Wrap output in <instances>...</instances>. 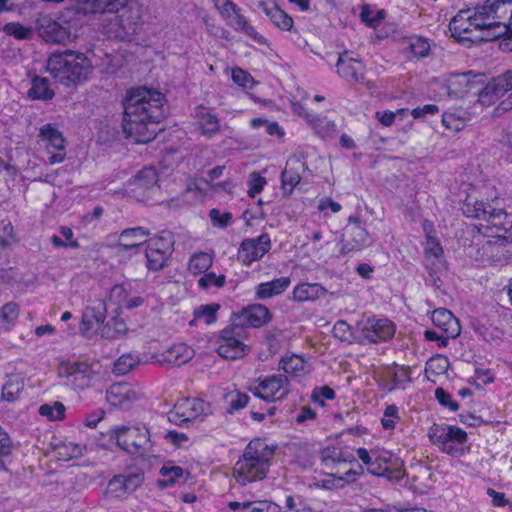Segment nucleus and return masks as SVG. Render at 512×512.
<instances>
[{
	"label": "nucleus",
	"mask_w": 512,
	"mask_h": 512,
	"mask_svg": "<svg viewBox=\"0 0 512 512\" xmlns=\"http://www.w3.org/2000/svg\"><path fill=\"white\" fill-rule=\"evenodd\" d=\"M163 102L164 95L159 91L146 87L131 89L123 102L122 126L127 137L136 143L152 141L165 117Z\"/></svg>",
	"instance_id": "1"
},
{
	"label": "nucleus",
	"mask_w": 512,
	"mask_h": 512,
	"mask_svg": "<svg viewBox=\"0 0 512 512\" xmlns=\"http://www.w3.org/2000/svg\"><path fill=\"white\" fill-rule=\"evenodd\" d=\"M449 29L459 40L472 42L493 41L506 32L505 25H499V20L494 19L487 4L478 8L473 15L460 11L450 21Z\"/></svg>",
	"instance_id": "2"
},
{
	"label": "nucleus",
	"mask_w": 512,
	"mask_h": 512,
	"mask_svg": "<svg viewBox=\"0 0 512 512\" xmlns=\"http://www.w3.org/2000/svg\"><path fill=\"white\" fill-rule=\"evenodd\" d=\"M275 450L276 446L269 445L262 439L251 440L233 468L236 481L241 486H245L264 479L271 466Z\"/></svg>",
	"instance_id": "3"
},
{
	"label": "nucleus",
	"mask_w": 512,
	"mask_h": 512,
	"mask_svg": "<svg viewBox=\"0 0 512 512\" xmlns=\"http://www.w3.org/2000/svg\"><path fill=\"white\" fill-rule=\"evenodd\" d=\"M46 70L58 82L70 85L86 81L93 71V65L86 54L68 49L52 53L47 60Z\"/></svg>",
	"instance_id": "4"
},
{
	"label": "nucleus",
	"mask_w": 512,
	"mask_h": 512,
	"mask_svg": "<svg viewBox=\"0 0 512 512\" xmlns=\"http://www.w3.org/2000/svg\"><path fill=\"white\" fill-rule=\"evenodd\" d=\"M462 212L468 218L486 222L487 229H495L497 237L512 241V213L496 207L492 202L468 195L462 204Z\"/></svg>",
	"instance_id": "5"
},
{
	"label": "nucleus",
	"mask_w": 512,
	"mask_h": 512,
	"mask_svg": "<svg viewBox=\"0 0 512 512\" xmlns=\"http://www.w3.org/2000/svg\"><path fill=\"white\" fill-rule=\"evenodd\" d=\"M462 212L468 218L486 222L487 229H495L497 237L512 241V213L496 207L492 202L468 195L462 204Z\"/></svg>",
	"instance_id": "6"
},
{
	"label": "nucleus",
	"mask_w": 512,
	"mask_h": 512,
	"mask_svg": "<svg viewBox=\"0 0 512 512\" xmlns=\"http://www.w3.org/2000/svg\"><path fill=\"white\" fill-rule=\"evenodd\" d=\"M357 456L366 466L367 471L378 477H385L389 481L398 482L404 475V463L400 457L387 450H367L358 448Z\"/></svg>",
	"instance_id": "7"
},
{
	"label": "nucleus",
	"mask_w": 512,
	"mask_h": 512,
	"mask_svg": "<svg viewBox=\"0 0 512 512\" xmlns=\"http://www.w3.org/2000/svg\"><path fill=\"white\" fill-rule=\"evenodd\" d=\"M430 441L440 450L450 456H463L468 449L464 447L467 433L454 425L433 424L428 430Z\"/></svg>",
	"instance_id": "8"
},
{
	"label": "nucleus",
	"mask_w": 512,
	"mask_h": 512,
	"mask_svg": "<svg viewBox=\"0 0 512 512\" xmlns=\"http://www.w3.org/2000/svg\"><path fill=\"white\" fill-rule=\"evenodd\" d=\"M113 435L116 438L117 445L133 455H144L152 447L149 430L144 426L116 427L113 430Z\"/></svg>",
	"instance_id": "9"
},
{
	"label": "nucleus",
	"mask_w": 512,
	"mask_h": 512,
	"mask_svg": "<svg viewBox=\"0 0 512 512\" xmlns=\"http://www.w3.org/2000/svg\"><path fill=\"white\" fill-rule=\"evenodd\" d=\"M174 251V238L170 232H161L147 241L145 257L149 271H160L168 263Z\"/></svg>",
	"instance_id": "10"
},
{
	"label": "nucleus",
	"mask_w": 512,
	"mask_h": 512,
	"mask_svg": "<svg viewBox=\"0 0 512 512\" xmlns=\"http://www.w3.org/2000/svg\"><path fill=\"white\" fill-rule=\"evenodd\" d=\"M122 9L112 24L111 32L119 40L131 41L142 27L141 8L136 3H127Z\"/></svg>",
	"instance_id": "11"
},
{
	"label": "nucleus",
	"mask_w": 512,
	"mask_h": 512,
	"mask_svg": "<svg viewBox=\"0 0 512 512\" xmlns=\"http://www.w3.org/2000/svg\"><path fill=\"white\" fill-rule=\"evenodd\" d=\"M244 329L235 325L227 327L221 331L219 337L218 354L226 359L241 358L248 352V347L241 341Z\"/></svg>",
	"instance_id": "12"
},
{
	"label": "nucleus",
	"mask_w": 512,
	"mask_h": 512,
	"mask_svg": "<svg viewBox=\"0 0 512 512\" xmlns=\"http://www.w3.org/2000/svg\"><path fill=\"white\" fill-rule=\"evenodd\" d=\"M363 343H379L390 340L396 330L395 324L388 318H377L375 316L367 318L359 323Z\"/></svg>",
	"instance_id": "13"
},
{
	"label": "nucleus",
	"mask_w": 512,
	"mask_h": 512,
	"mask_svg": "<svg viewBox=\"0 0 512 512\" xmlns=\"http://www.w3.org/2000/svg\"><path fill=\"white\" fill-rule=\"evenodd\" d=\"M251 391L266 402H274L284 398L288 393V380L282 375H271L258 380Z\"/></svg>",
	"instance_id": "14"
},
{
	"label": "nucleus",
	"mask_w": 512,
	"mask_h": 512,
	"mask_svg": "<svg viewBox=\"0 0 512 512\" xmlns=\"http://www.w3.org/2000/svg\"><path fill=\"white\" fill-rule=\"evenodd\" d=\"M39 36L46 42L66 44L71 41L72 34L68 26H64L50 15H42L36 21Z\"/></svg>",
	"instance_id": "15"
},
{
	"label": "nucleus",
	"mask_w": 512,
	"mask_h": 512,
	"mask_svg": "<svg viewBox=\"0 0 512 512\" xmlns=\"http://www.w3.org/2000/svg\"><path fill=\"white\" fill-rule=\"evenodd\" d=\"M205 411V403L197 398H186L177 402L168 413V420L175 425H185Z\"/></svg>",
	"instance_id": "16"
},
{
	"label": "nucleus",
	"mask_w": 512,
	"mask_h": 512,
	"mask_svg": "<svg viewBox=\"0 0 512 512\" xmlns=\"http://www.w3.org/2000/svg\"><path fill=\"white\" fill-rule=\"evenodd\" d=\"M344 235H346L348 239L340 250V253L343 255L353 251H359L369 244L368 232L357 217H349Z\"/></svg>",
	"instance_id": "17"
},
{
	"label": "nucleus",
	"mask_w": 512,
	"mask_h": 512,
	"mask_svg": "<svg viewBox=\"0 0 512 512\" xmlns=\"http://www.w3.org/2000/svg\"><path fill=\"white\" fill-rule=\"evenodd\" d=\"M271 248L268 234H261L257 238L245 239L238 250V259L245 265L261 259Z\"/></svg>",
	"instance_id": "18"
},
{
	"label": "nucleus",
	"mask_w": 512,
	"mask_h": 512,
	"mask_svg": "<svg viewBox=\"0 0 512 512\" xmlns=\"http://www.w3.org/2000/svg\"><path fill=\"white\" fill-rule=\"evenodd\" d=\"M512 90V71L493 78L479 93V102L490 105Z\"/></svg>",
	"instance_id": "19"
},
{
	"label": "nucleus",
	"mask_w": 512,
	"mask_h": 512,
	"mask_svg": "<svg viewBox=\"0 0 512 512\" xmlns=\"http://www.w3.org/2000/svg\"><path fill=\"white\" fill-rule=\"evenodd\" d=\"M271 320L269 309L262 304H251L234 314V324L244 327L259 328Z\"/></svg>",
	"instance_id": "20"
},
{
	"label": "nucleus",
	"mask_w": 512,
	"mask_h": 512,
	"mask_svg": "<svg viewBox=\"0 0 512 512\" xmlns=\"http://www.w3.org/2000/svg\"><path fill=\"white\" fill-rule=\"evenodd\" d=\"M307 169L306 162L301 160L299 157H290L287 162L285 169L281 173V182L284 190L288 193H292L293 189L299 184L302 174Z\"/></svg>",
	"instance_id": "21"
},
{
	"label": "nucleus",
	"mask_w": 512,
	"mask_h": 512,
	"mask_svg": "<svg viewBox=\"0 0 512 512\" xmlns=\"http://www.w3.org/2000/svg\"><path fill=\"white\" fill-rule=\"evenodd\" d=\"M336 67L337 73L348 81L359 82L364 79L362 62L350 57L347 52L339 55Z\"/></svg>",
	"instance_id": "22"
},
{
	"label": "nucleus",
	"mask_w": 512,
	"mask_h": 512,
	"mask_svg": "<svg viewBox=\"0 0 512 512\" xmlns=\"http://www.w3.org/2000/svg\"><path fill=\"white\" fill-rule=\"evenodd\" d=\"M194 117L201 134L205 137L212 138L220 131V120L211 108L203 105L197 106Z\"/></svg>",
	"instance_id": "23"
},
{
	"label": "nucleus",
	"mask_w": 512,
	"mask_h": 512,
	"mask_svg": "<svg viewBox=\"0 0 512 512\" xmlns=\"http://www.w3.org/2000/svg\"><path fill=\"white\" fill-rule=\"evenodd\" d=\"M107 401L115 407L127 409L137 399L136 392L127 383H114L106 393Z\"/></svg>",
	"instance_id": "24"
},
{
	"label": "nucleus",
	"mask_w": 512,
	"mask_h": 512,
	"mask_svg": "<svg viewBox=\"0 0 512 512\" xmlns=\"http://www.w3.org/2000/svg\"><path fill=\"white\" fill-rule=\"evenodd\" d=\"M91 367L86 362H69L60 369V374L72 378V383L78 389L89 386Z\"/></svg>",
	"instance_id": "25"
},
{
	"label": "nucleus",
	"mask_w": 512,
	"mask_h": 512,
	"mask_svg": "<svg viewBox=\"0 0 512 512\" xmlns=\"http://www.w3.org/2000/svg\"><path fill=\"white\" fill-rule=\"evenodd\" d=\"M84 13H115L126 6L128 0H75Z\"/></svg>",
	"instance_id": "26"
},
{
	"label": "nucleus",
	"mask_w": 512,
	"mask_h": 512,
	"mask_svg": "<svg viewBox=\"0 0 512 512\" xmlns=\"http://www.w3.org/2000/svg\"><path fill=\"white\" fill-rule=\"evenodd\" d=\"M149 235L150 232L141 226L124 229L119 235L117 246L120 247L122 251H130L145 242L147 243L148 240H146V238Z\"/></svg>",
	"instance_id": "27"
},
{
	"label": "nucleus",
	"mask_w": 512,
	"mask_h": 512,
	"mask_svg": "<svg viewBox=\"0 0 512 512\" xmlns=\"http://www.w3.org/2000/svg\"><path fill=\"white\" fill-rule=\"evenodd\" d=\"M258 5L276 27L286 31L291 30L294 23L292 17L280 9L276 2L261 1Z\"/></svg>",
	"instance_id": "28"
},
{
	"label": "nucleus",
	"mask_w": 512,
	"mask_h": 512,
	"mask_svg": "<svg viewBox=\"0 0 512 512\" xmlns=\"http://www.w3.org/2000/svg\"><path fill=\"white\" fill-rule=\"evenodd\" d=\"M321 462L324 468L333 471L339 464L356 463L357 460L349 451L337 447H326L321 451Z\"/></svg>",
	"instance_id": "29"
},
{
	"label": "nucleus",
	"mask_w": 512,
	"mask_h": 512,
	"mask_svg": "<svg viewBox=\"0 0 512 512\" xmlns=\"http://www.w3.org/2000/svg\"><path fill=\"white\" fill-rule=\"evenodd\" d=\"M472 76H476L472 71L450 74L447 79L448 95L454 98L465 95L473 86Z\"/></svg>",
	"instance_id": "30"
},
{
	"label": "nucleus",
	"mask_w": 512,
	"mask_h": 512,
	"mask_svg": "<svg viewBox=\"0 0 512 512\" xmlns=\"http://www.w3.org/2000/svg\"><path fill=\"white\" fill-rule=\"evenodd\" d=\"M432 322L435 326L441 328L448 337H457L460 334L461 329L458 320L445 308L433 311Z\"/></svg>",
	"instance_id": "31"
},
{
	"label": "nucleus",
	"mask_w": 512,
	"mask_h": 512,
	"mask_svg": "<svg viewBox=\"0 0 512 512\" xmlns=\"http://www.w3.org/2000/svg\"><path fill=\"white\" fill-rule=\"evenodd\" d=\"M486 4L499 25H505L506 31L512 29V0H487Z\"/></svg>",
	"instance_id": "32"
},
{
	"label": "nucleus",
	"mask_w": 512,
	"mask_h": 512,
	"mask_svg": "<svg viewBox=\"0 0 512 512\" xmlns=\"http://www.w3.org/2000/svg\"><path fill=\"white\" fill-rule=\"evenodd\" d=\"M288 277H280L269 282L260 283L255 289L257 299L264 300L283 293L290 285Z\"/></svg>",
	"instance_id": "33"
},
{
	"label": "nucleus",
	"mask_w": 512,
	"mask_h": 512,
	"mask_svg": "<svg viewBox=\"0 0 512 512\" xmlns=\"http://www.w3.org/2000/svg\"><path fill=\"white\" fill-rule=\"evenodd\" d=\"M193 356L194 350L185 343L174 344L163 354L164 361L174 366L186 364Z\"/></svg>",
	"instance_id": "34"
},
{
	"label": "nucleus",
	"mask_w": 512,
	"mask_h": 512,
	"mask_svg": "<svg viewBox=\"0 0 512 512\" xmlns=\"http://www.w3.org/2000/svg\"><path fill=\"white\" fill-rule=\"evenodd\" d=\"M104 313L95 307H86L82 314L80 332L84 336H90V332L96 327L99 329L104 324Z\"/></svg>",
	"instance_id": "35"
},
{
	"label": "nucleus",
	"mask_w": 512,
	"mask_h": 512,
	"mask_svg": "<svg viewBox=\"0 0 512 512\" xmlns=\"http://www.w3.org/2000/svg\"><path fill=\"white\" fill-rule=\"evenodd\" d=\"M55 95L50 86L49 79L35 76L31 81V88L28 90V96L33 100H51Z\"/></svg>",
	"instance_id": "36"
},
{
	"label": "nucleus",
	"mask_w": 512,
	"mask_h": 512,
	"mask_svg": "<svg viewBox=\"0 0 512 512\" xmlns=\"http://www.w3.org/2000/svg\"><path fill=\"white\" fill-rule=\"evenodd\" d=\"M39 137L47 143V149L53 148L56 151L65 150V139L62 133L52 124H45L40 128Z\"/></svg>",
	"instance_id": "37"
},
{
	"label": "nucleus",
	"mask_w": 512,
	"mask_h": 512,
	"mask_svg": "<svg viewBox=\"0 0 512 512\" xmlns=\"http://www.w3.org/2000/svg\"><path fill=\"white\" fill-rule=\"evenodd\" d=\"M326 290L318 283H301L293 290V299L299 302L312 301L325 295Z\"/></svg>",
	"instance_id": "38"
},
{
	"label": "nucleus",
	"mask_w": 512,
	"mask_h": 512,
	"mask_svg": "<svg viewBox=\"0 0 512 512\" xmlns=\"http://www.w3.org/2000/svg\"><path fill=\"white\" fill-rule=\"evenodd\" d=\"M24 385L23 377L11 375L2 387V399L7 402L17 401L24 389Z\"/></svg>",
	"instance_id": "39"
},
{
	"label": "nucleus",
	"mask_w": 512,
	"mask_h": 512,
	"mask_svg": "<svg viewBox=\"0 0 512 512\" xmlns=\"http://www.w3.org/2000/svg\"><path fill=\"white\" fill-rule=\"evenodd\" d=\"M128 331L125 321L119 316H114L100 328V335L108 340L117 339Z\"/></svg>",
	"instance_id": "40"
},
{
	"label": "nucleus",
	"mask_w": 512,
	"mask_h": 512,
	"mask_svg": "<svg viewBox=\"0 0 512 512\" xmlns=\"http://www.w3.org/2000/svg\"><path fill=\"white\" fill-rule=\"evenodd\" d=\"M305 364L306 362L302 357L293 354L281 358L280 368L290 376L301 377L306 373Z\"/></svg>",
	"instance_id": "41"
},
{
	"label": "nucleus",
	"mask_w": 512,
	"mask_h": 512,
	"mask_svg": "<svg viewBox=\"0 0 512 512\" xmlns=\"http://www.w3.org/2000/svg\"><path fill=\"white\" fill-rule=\"evenodd\" d=\"M158 173L153 167H146L140 170L134 178L135 189L150 190L157 185Z\"/></svg>",
	"instance_id": "42"
},
{
	"label": "nucleus",
	"mask_w": 512,
	"mask_h": 512,
	"mask_svg": "<svg viewBox=\"0 0 512 512\" xmlns=\"http://www.w3.org/2000/svg\"><path fill=\"white\" fill-rule=\"evenodd\" d=\"M234 14L233 19L230 23V25L234 28V30L243 32L252 39L258 41L259 43L264 42V37L261 36L256 29L249 24L248 20L239 13V11L235 8V12H232Z\"/></svg>",
	"instance_id": "43"
},
{
	"label": "nucleus",
	"mask_w": 512,
	"mask_h": 512,
	"mask_svg": "<svg viewBox=\"0 0 512 512\" xmlns=\"http://www.w3.org/2000/svg\"><path fill=\"white\" fill-rule=\"evenodd\" d=\"M19 307L14 302L5 304L0 310V329L8 330L17 320Z\"/></svg>",
	"instance_id": "44"
},
{
	"label": "nucleus",
	"mask_w": 512,
	"mask_h": 512,
	"mask_svg": "<svg viewBox=\"0 0 512 512\" xmlns=\"http://www.w3.org/2000/svg\"><path fill=\"white\" fill-rule=\"evenodd\" d=\"M212 261V257L208 253L200 252L190 258L188 269L193 274H200L208 270Z\"/></svg>",
	"instance_id": "45"
},
{
	"label": "nucleus",
	"mask_w": 512,
	"mask_h": 512,
	"mask_svg": "<svg viewBox=\"0 0 512 512\" xmlns=\"http://www.w3.org/2000/svg\"><path fill=\"white\" fill-rule=\"evenodd\" d=\"M3 32L17 40H28L32 38L33 30L31 27L24 26L19 22H9L3 27Z\"/></svg>",
	"instance_id": "46"
},
{
	"label": "nucleus",
	"mask_w": 512,
	"mask_h": 512,
	"mask_svg": "<svg viewBox=\"0 0 512 512\" xmlns=\"http://www.w3.org/2000/svg\"><path fill=\"white\" fill-rule=\"evenodd\" d=\"M139 363V358L133 354H124L119 357L113 367V371L118 375H124L130 372Z\"/></svg>",
	"instance_id": "47"
},
{
	"label": "nucleus",
	"mask_w": 512,
	"mask_h": 512,
	"mask_svg": "<svg viewBox=\"0 0 512 512\" xmlns=\"http://www.w3.org/2000/svg\"><path fill=\"white\" fill-rule=\"evenodd\" d=\"M83 449L74 443H61L56 447V454L59 460L68 461L81 456Z\"/></svg>",
	"instance_id": "48"
},
{
	"label": "nucleus",
	"mask_w": 512,
	"mask_h": 512,
	"mask_svg": "<svg viewBox=\"0 0 512 512\" xmlns=\"http://www.w3.org/2000/svg\"><path fill=\"white\" fill-rule=\"evenodd\" d=\"M39 414L49 420H62L65 416V406L62 402L56 401L52 405L43 404L39 408Z\"/></svg>",
	"instance_id": "49"
},
{
	"label": "nucleus",
	"mask_w": 512,
	"mask_h": 512,
	"mask_svg": "<svg viewBox=\"0 0 512 512\" xmlns=\"http://www.w3.org/2000/svg\"><path fill=\"white\" fill-rule=\"evenodd\" d=\"M219 304L201 305L194 311L195 320L203 319L205 324L209 325L216 321V313L219 310Z\"/></svg>",
	"instance_id": "50"
},
{
	"label": "nucleus",
	"mask_w": 512,
	"mask_h": 512,
	"mask_svg": "<svg viewBox=\"0 0 512 512\" xmlns=\"http://www.w3.org/2000/svg\"><path fill=\"white\" fill-rule=\"evenodd\" d=\"M15 242L13 226L8 219H0V253Z\"/></svg>",
	"instance_id": "51"
},
{
	"label": "nucleus",
	"mask_w": 512,
	"mask_h": 512,
	"mask_svg": "<svg viewBox=\"0 0 512 512\" xmlns=\"http://www.w3.org/2000/svg\"><path fill=\"white\" fill-rule=\"evenodd\" d=\"M160 473L162 476L167 477V479L158 480L159 486L165 488L169 485L174 484L176 479L183 475V469L179 466H163L160 469Z\"/></svg>",
	"instance_id": "52"
},
{
	"label": "nucleus",
	"mask_w": 512,
	"mask_h": 512,
	"mask_svg": "<svg viewBox=\"0 0 512 512\" xmlns=\"http://www.w3.org/2000/svg\"><path fill=\"white\" fill-rule=\"evenodd\" d=\"M251 126L256 129L264 128L265 132L271 136L276 135L281 137L284 135V131L277 122H269L263 118L252 119Z\"/></svg>",
	"instance_id": "53"
},
{
	"label": "nucleus",
	"mask_w": 512,
	"mask_h": 512,
	"mask_svg": "<svg viewBox=\"0 0 512 512\" xmlns=\"http://www.w3.org/2000/svg\"><path fill=\"white\" fill-rule=\"evenodd\" d=\"M400 420L398 407L394 404L388 405L383 413L381 424L385 430H392Z\"/></svg>",
	"instance_id": "54"
},
{
	"label": "nucleus",
	"mask_w": 512,
	"mask_h": 512,
	"mask_svg": "<svg viewBox=\"0 0 512 512\" xmlns=\"http://www.w3.org/2000/svg\"><path fill=\"white\" fill-rule=\"evenodd\" d=\"M409 48L414 56L418 58H423L428 55L430 51V44L426 39L417 37L411 39L409 43Z\"/></svg>",
	"instance_id": "55"
},
{
	"label": "nucleus",
	"mask_w": 512,
	"mask_h": 512,
	"mask_svg": "<svg viewBox=\"0 0 512 512\" xmlns=\"http://www.w3.org/2000/svg\"><path fill=\"white\" fill-rule=\"evenodd\" d=\"M107 493L116 498L127 494L125 490L124 475H116L109 481Z\"/></svg>",
	"instance_id": "56"
},
{
	"label": "nucleus",
	"mask_w": 512,
	"mask_h": 512,
	"mask_svg": "<svg viewBox=\"0 0 512 512\" xmlns=\"http://www.w3.org/2000/svg\"><path fill=\"white\" fill-rule=\"evenodd\" d=\"M232 80L244 88L251 89L254 86V79L251 74L239 67L232 69Z\"/></svg>",
	"instance_id": "57"
},
{
	"label": "nucleus",
	"mask_w": 512,
	"mask_h": 512,
	"mask_svg": "<svg viewBox=\"0 0 512 512\" xmlns=\"http://www.w3.org/2000/svg\"><path fill=\"white\" fill-rule=\"evenodd\" d=\"M225 282L226 278L224 275H216L215 273L210 272L202 276L199 279L198 284L201 288L208 289L212 286L221 288L224 286Z\"/></svg>",
	"instance_id": "58"
},
{
	"label": "nucleus",
	"mask_w": 512,
	"mask_h": 512,
	"mask_svg": "<svg viewBox=\"0 0 512 512\" xmlns=\"http://www.w3.org/2000/svg\"><path fill=\"white\" fill-rule=\"evenodd\" d=\"M448 366V359L443 356H438L428 360L425 371L426 373L432 372L434 374H442L447 370Z\"/></svg>",
	"instance_id": "59"
},
{
	"label": "nucleus",
	"mask_w": 512,
	"mask_h": 512,
	"mask_svg": "<svg viewBox=\"0 0 512 512\" xmlns=\"http://www.w3.org/2000/svg\"><path fill=\"white\" fill-rule=\"evenodd\" d=\"M392 386L390 391L400 387L401 385L411 381L410 370L405 367H397L391 376Z\"/></svg>",
	"instance_id": "60"
},
{
	"label": "nucleus",
	"mask_w": 512,
	"mask_h": 512,
	"mask_svg": "<svg viewBox=\"0 0 512 512\" xmlns=\"http://www.w3.org/2000/svg\"><path fill=\"white\" fill-rule=\"evenodd\" d=\"M314 403L324 406V400H333L335 398V391L329 386L316 387L311 395Z\"/></svg>",
	"instance_id": "61"
},
{
	"label": "nucleus",
	"mask_w": 512,
	"mask_h": 512,
	"mask_svg": "<svg viewBox=\"0 0 512 512\" xmlns=\"http://www.w3.org/2000/svg\"><path fill=\"white\" fill-rule=\"evenodd\" d=\"M435 398L442 406L447 407L449 410L453 412L459 409L458 403L454 401L451 395L441 387H438L435 390Z\"/></svg>",
	"instance_id": "62"
},
{
	"label": "nucleus",
	"mask_w": 512,
	"mask_h": 512,
	"mask_svg": "<svg viewBox=\"0 0 512 512\" xmlns=\"http://www.w3.org/2000/svg\"><path fill=\"white\" fill-rule=\"evenodd\" d=\"M209 217L213 226L225 228L230 223L232 214L230 212L221 213L220 210L213 208L209 211Z\"/></svg>",
	"instance_id": "63"
},
{
	"label": "nucleus",
	"mask_w": 512,
	"mask_h": 512,
	"mask_svg": "<svg viewBox=\"0 0 512 512\" xmlns=\"http://www.w3.org/2000/svg\"><path fill=\"white\" fill-rule=\"evenodd\" d=\"M334 337L341 341H350L352 332L350 325L344 320H338L332 329Z\"/></svg>",
	"instance_id": "64"
}]
</instances>
